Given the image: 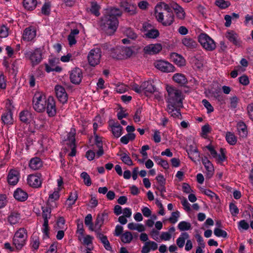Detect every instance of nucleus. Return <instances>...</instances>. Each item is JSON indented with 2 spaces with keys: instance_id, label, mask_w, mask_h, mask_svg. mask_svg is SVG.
<instances>
[{
  "instance_id": "1",
  "label": "nucleus",
  "mask_w": 253,
  "mask_h": 253,
  "mask_svg": "<svg viewBox=\"0 0 253 253\" xmlns=\"http://www.w3.org/2000/svg\"><path fill=\"white\" fill-rule=\"evenodd\" d=\"M167 91L168 93L167 98L168 103L167 110L171 117L175 118L181 119L180 108L183 107V99L182 91L176 87L168 86Z\"/></svg>"
},
{
  "instance_id": "2",
  "label": "nucleus",
  "mask_w": 253,
  "mask_h": 253,
  "mask_svg": "<svg viewBox=\"0 0 253 253\" xmlns=\"http://www.w3.org/2000/svg\"><path fill=\"white\" fill-rule=\"evenodd\" d=\"M122 14V12L119 8H111L101 18L100 23L101 30L107 35L110 36L114 34L119 25L117 17Z\"/></svg>"
},
{
  "instance_id": "3",
  "label": "nucleus",
  "mask_w": 253,
  "mask_h": 253,
  "mask_svg": "<svg viewBox=\"0 0 253 253\" xmlns=\"http://www.w3.org/2000/svg\"><path fill=\"white\" fill-rule=\"evenodd\" d=\"M157 20L164 26H169L173 22L174 15L169 6L165 3L158 4L155 7Z\"/></svg>"
},
{
  "instance_id": "4",
  "label": "nucleus",
  "mask_w": 253,
  "mask_h": 253,
  "mask_svg": "<svg viewBox=\"0 0 253 253\" xmlns=\"http://www.w3.org/2000/svg\"><path fill=\"white\" fill-rule=\"evenodd\" d=\"M131 88L138 93H143L146 96H149L150 94L153 93L156 89L151 81L144 82L140 85L136 84H133L131 85Z\"/></svg>"
},
{
  "instance_id": "5",
  "label": "nucleus",
  "mask_w": 253,
  "mask_h": 253,
  "mask_svg": "<svg viewBox=\"0 0 253 253\" xmlns=\"http://www.w3.org/2000/svg\"><path fill=\"white\" fill-rule=\"evenodd\" d=\"M33 107L37 112H43L45 110L47 99L42 92H36L33 98Z\"/></svg>"
},
{
  "instance_id": "6",
  "label": "nucleus",
  "mask_w": 253,
  "mask_h": 253,
  "mask_svg": "<svg viewBox=\"0 0 253 253\" xmlns=\"http://www.w3.org/2000/svg\"><path fill=\"white\" fill-rule=\"evenodd\" d=\"M28 238L26 229L21 228L15 233L13 238V245L17 250H20L26 244Z\"/></svg>"
},
{
  "instance_id": "7",
  "label": "nucleus",
  "mask_w": 253,
  "mask_h": 253,
  "mask_svg": "<svg viewBox=\"0 0 253 253\" xmlns=\"http://www.w3.org/2000/svg\"><path fill=\"white\" fill-rule=\"evenodd\" d=\"M102 51L100 47H96L91 49L88 53L87 61L91 67H95L101 62Z\"/></svg>"
},
{
  "instance_id": "8",
  "label": "nucleus",
  "mask_w": 253,
  "mask_h": 253,
  "mask_svg": "<svg viewBox=\"0 0 253 253\" xmlns=\"http://www.w3.org/2000/svg\"><path fill=\"white\" fill-rule=\"evenodd\" d=\"M42 50L40 48H37L34 50L26 51L24 53L25 57L31 61L33 66L39 64L42 59Z\"/></svg>"
},
{
  "instance_id": "9",
  "label": "nucleus",
  "mask_w": 253,
  "mask_h": 253,
  "mask_svg": "<svg viewBox=\"0 0 253 253\" xmlns=\"http://www.w3.org/2000/svg\"><path fill=\"white\" fill-rule=\"evenodd\" d=\"M201 45L206 50L211 51L215 49V44L213 40L205 33H201L198 37Z\"/></svg>"
},
{
  "instance_id": "10",
  "label": "nucleus",
  "mask_w": 253,
  "mask_h": 253,
  "mask_svg": "<svg viewBox=\"0 0 253 253\" xmlns=\"http://www.w3.org/2000/svg\"><path fill=\"white\" fill-rule=\"evenodd\" d=\"M42 217L43 219L42 231L45 236L48 237V219L51 217V209L48 207H42Z\"/></svg>"
},
{
  "instance_id": "11",
  "label": "nucleus",
  "mask_w": 253,
  "mask_h": 253,
  "mask_svg": "<svg viewBox=\"0 0 253 253\" xmlns=\"http://www.w3.org/2000/svg\"><path fill=\"white\" fill-rule=\"evenodd\" d=\"M154 65L157 69L163 72L169 73L174 71V67L171 64L164 60L156 61Z\"/></svg>"
},
{
  "instance_id": "12",
  "label": "nucleus",
  "mask_w": 253,
  "mask_h": 253,
  "mask_svg": "<svg viewBox=\"0 0 253 253\" xmlns=\"http://www.w3.org/2000/svg\"><path fill=\"white\" fill-rule=\"evenodd\" d=\"M83 77L82 70L79 68H75L70 73V79L72 83L79 84Z\"/></svg>"
},
{
  "instance_id": "13",
  "label": "nucleus",
  "mask_w": 253,
  "mask_h": 253,
  "mask_svg": "<svg viewBox=\"0 0 253 253\" xmlns=\"http://www.w3.org/2000/svg\"><path fill=\"white\" fill-rule=\"evenodd\" d=\"M45 110L48 116L50 117H54L56 114L55 101L51 96H49L47 99Z\"/></svg>"
},
{
  "instance_id": "14",
  "label": "nucleus",
  "mask_w": 253,
  "mask_h": 253,
  "mask_svg": "<svg viewBox=\"0 0 253 253\" xmlns=\"http://www.w3.org/2000/svg\"><path fill=\"white\" fill-rule=\"evenodd\" d=\"M54 90L58 100L62 104L66 103L68 100V95L65 88L61 85H56Z\"/></svg>"
},
{
  "instance_id": "15",
  "label": "nucleus",
  "mask_w": 253,
  "mask_h": 253,
  "mask_svg": "<svg viewBox=\"0 0 253 253\" xmlns=\"http://www.w3.org/2000/svg\"><path fill=\"white\" fill-rule=\"evenodd\" d=\"M59 63L58 59L53 58L49 60L48 64H45V71L47 73L52 71L56 72H60L62 71V68L57 66V64Z\"/></svg>"
},
{
  "instance_id": "16",
  "label": "nucleus",
  "mask_w": 253,
  "mask_h": 253,
  "mask_svg": "<svg viewBox=\"0 0 253 253\" xmlns=\"http://www.w3.org/2000/svg\"><path fill=\"white\" fill-rule=\"evenodd\" d=\"M120 5L129 15H134L137 12V6L135 4L123 0L120 2Z\"/></svg>"
},
{
  "instance_id": "17",
  "label": "nucleus",
  "mask_w": 253,
  "mask_h": 253,
  "mask_svg": "<svg viewBox=\"0 0 253 253\" xmlns=\"http://www.w3.org/2000/svg\"><path fill=\"white\" fill-rule=\"evenodd\" d=\"M226 38L234 45L239 47L241 45L242 42L239 35L233 31H229L225 34Z\"/></svg>"
},
{
  "instance_id": "18",
  "label": "nucleus",
  "mask_w": 253,
  "mask_h": 253,
  "mask_svg": "<svg viewBox=\"0 0 253 253\" xmlns=\"http://www.w3.org/2000/svg\"><path fill=\"white\" fill-rule=\"evenodd\" d=\"M108 219V214L107 212L104 211L101 213H99L95 222L94 228L95 230H101V228L104 222L107 221Z\"/></svg>"
},
{
  "instance_id": "19",
  "label": "nucleus",
  "mask_w": 253,
  "mask_h": 253,
  "mask_svg": "<svg viewBox=\"0 0 253 253\" xmlns=\"http://www.w3.org/2000/svg\"><path fill=\"white\" fill-rule=\"evenodd\" d=\"M162 49V46L160 43L150 44L144 47L143 51L145 54H155L159 52Z\"/></svg>"
},
{
  "instance_id": "20",
  "label": "nucleus",
  "mask_w": 253,
  "mask_h": 253,
  "mask_svg": "<svg viewBox=\"0 0 253 253\" xmlns=\"http://www.w3.org/2000/svg\"><path fill=\"white\" fill-rule=\"evenodd\" d=\"M151 27V25L148 23H144L143 28L146 32L145 34V37L149 39H156L159 36V32L157 29H151L148 30V27Z\"/></svg>"
},
{
  "instance_id": "21",
  "label": "nucleus",
  "mask_w": 253,
  "mask_h": 253,
  "mask_svg": "<svg viewBox=\"0 0 253 253\" xmlns=\"http://www.w3.org/2000/svg\"><path fill=\"white\" fill-rule=\"evenodd\" d=\"M109 126L111 127V130L115 137L119 138L122 134L123 127L119 123L110 122Z\"/></svg>"
},
{
  "instance_id": "22",
  "label": "nucleus",
  "mask_w": 253,
  "mask_h": 253,
  "mask_svg": "<svg viewBox=\"0 0 253 253\" xmlns=\"http://www.w3.org/2000/svg\"><path fill=\"white\" fill-rule=\"evenodd\" d=\"M36 35V31L34 28L29 27L24 31L22 38L24 41H30L32 40Z\"/></svg>"
},
{
  "instance_id": "23",
  "label": "nucleus",
  "mask_w": 253,
  "mask_h": 253,
  "mask_svg": "<svg viewBox=\"0 0 253 253\" xmlns=\"http://www.w3.org/2000/svg\"><path fill=\"white\" fill-rule=\"evenodd\" d=\"M186 151L189 157L193 161L195 162L197 160H199L200 153L197 147L193 145H190Z\"/></svg>"
},
{
  "instance_id": "24",
  "label": "nucleus",
  "mask_w": 253,
  "mask_h": 253,
  "mask_svg": "<svg viewBox=\"0 0 253 253\" xmlns=\"http://www.w3.org/2000/svg\"><path fill=\"white\" fill-rule=\"evenodd\" d=\"M27 183L31 187L38 188L41 186L42 182L39 176L30 174L27 178Z\"/></svg>"
},
{
  "instance_id": "25",
  "label": "nucleus",
  "mask_w": 253,
  "mask_h": 253,
  "mask_svg": "<svg viewBox=\"0 0 253 253\" xmlns=\"http://www.w3.org/2000/svg\"><path fill=\"white\" fill-rule=\"evenodd\" d=\"M19 181V172L15 169H11L7 176V181L10 185H15Z\"/></svg>"
},
{
  "instance_id": "26",
  "label": "nucleus",
  "mask_w": 253,
  "mask_h": 253,
  "mask_svg": "<svg viewBox=\"0 0 253 253\" xmlns=\"http://www.w3.org/2000/svg\"><path fill=\"white\" fill-rule=\"evenodd\" d=\"M182 43L187 48L190 49L196 48L198 45L197 42L194 39L188 36L182 40Z\"/></svg>"
},
{
  "instance_id": "27",
  "label": "nucleus",
  "mask_w": 253,
  "mask_h": 253,
  "mask_svg": "<svg viewBox=\"0 0 253 253\" xmlns=\"http://www.w3.org/2000/svg\"><path fill=\"white\" fill-rule=\"evenodd\" d=\"M20 214L17 211H12L7 217V221L10 225L18 223L20 220Z\"/></svg>"
},
{
  "instance_id": "28",
  "label": "nucleus",
  "mask_w": 253,
  "mask_h": 253,
  "mask_svg": "<svg viewBox=\"0 0 253 253\" xmlns=\"http://www.w3.org/2000/svg\"><path fill=\"white\" fill-rule=\"evenodd\" d=\"M171 7L174 10L176 17L179 19H184L185 17V12L183 8L176 3H172Z\"/></svg>"
},
{
  "instance_id": "29",
  "label": "nucleus",
  "mask_w": 253,
  "mask_h": 253,
  "mask_svg": "<svg viewBox=\"0 0 253 253\" xmlns=\"http://www.w3.org/2000/svg\"><path fill=\"white\" fill-rule=\"evenodd\" d=\"M158 248L157 244L154 241H149L144 243L141 250V253H149L151 250L155 251Z\"/></svg>"
},
{
  "instance_id": "30",
  "label": "nucleus",
  "mask_w": 253,
  "mask_h": 253,
  "mask_svg": "<svg viewBox=\"0 0 253 253\" xmlns=\"http://www.w3.org/2000/svg\"><path fill=\"white\" fill-rule=\"evenodd\" d=\"M13 196L15 199L21 202L26 201L28 198L27 193L20 188H17L15 191Z\"/></svg>"
},
{
  "instance_id": "31",
  "label": "nucleus",
  "mask_w": 253,
  "mask_h": 253,
  "mask_svg": "<svg viewBox=\"0 0 253 253\" xmlns=\"http://www.w3.org/2000/svg\"><path fill=\"white\" fill-rule=\"evenodd\" d=\"M19 118L21 122L29 124L32 120V115L28 110H24L20 113Z\"/></svg>"
},
{
  "instance_id": "32",
  "label": "nucleus",
  "mask_w": 253,
  "mask_h": 253,
  "mask_svg": "<svg viewBox=\"0 0 253 253\" xmlns=\"http://www.w3.org/2000/svg\"><path fill=\"white\" fill-rule=\"evenodd\" d=\"M1 121L5 125H10L13 123L12 114L10 110L6 111L2 115Z\"/></svg>"
},
{
  "instance_id": "33",
  "label": "nucleus",
  "mask_w": 253,
  "mask_h": 253,
  "mask_svg": "<svg viewBox=\"0 0 253 253\" xmlns=\"http://www.w3.org/2000/svg\"><path fill=\"white\" fill-rule=\"evenodd\" d=\"M42 166V163L41 159L38 157H35L31 159L29 167L34 170H37L41 168Z\"/></svg>"
},
{
  "instance_id": "34",
  "label": "nucleus",
  "mask_w": 253,
  "mask_h": 253,
  "mask_svg": "<svg viewBox=\"0 0 253 253\" xmlns=\"http://www.w3.org/2000/svg\"><path fill=\"white\" fill-rule=\"evenodd\" d=\"M237 127L239 134L241 137H245L247 136V128L246 124L244 122H239L237 124Z\"/></svg>"
},
{
  "instance_id": "35",
  "label": "nucleus",
  "mask_w": 253,
  "mask_h": 253,
  "mask_svg": "<svg viewBox=\"0 0 253 253\" xmlns=\"http://www.w3.org/2000/svg\"><path fill=\"white\" fill-rule=\"evenodd\" d=\"M172 78L174 82L181 85H184L187 83V80L183 74L180 73L175 74Z\"/></svg>"
},
{
  "instance_id": "36",
  "label": "nucleus",
  "mask_w": 253,
  "mask_h": 253,
  "mask_svg": "<svg viewBox=\"0 0 253 253\" xmlns=\"http://www.w3.org/2000/svg\"><path fill=\"white\" fill-rule=\"evenodd\" d=\"M173 61L178 66H183L185 65V60L184 58L177 53H173L171 55Z\"/></svg>"
},
{
  "instance_id": "37",
  "label": "nucleus",
  "mask_w": 253,
  "mask_h": 253,
  "mask_svg": "<svg viewBox=\"0 0 253 253\" xmlns=\"http://www.w3.org/2000/svg\"><path fill=\"white\" fill-rule=\"evenodd\" d=\"M122 49L121 47H117L111 50V56L115 59H123V55L122 54Z\"/></svg>"
},
{
  "instance_id": "38",
  "label": "nucleus",
  "mask_w": 253,
  "mask_h": 253,
  "mask_svg": "<svg viewBox=\"0 0 253 253\" xmlns=\"http://www.w3.org/2000/svg\"><path fill=\"white\" fill-rule=\"evenodd\" d=\"M23 6L29 10L34 9L37 4V0H23Z\"/></svg>"
},
{
  "instance_id": "39",
  "label": "nucleus",
  "mask_w": 253,
  "mask_h": 253,
  "mask_svg": "<svg viewBox=\"0 0 253 253\" xmlns=\"http://www.w3.org/2000/svg\"><path fill=\"white\" fill-rule=\"evenodd\" d=\"M189 237L188 234L186 232H183L179 237L176 240V244L179 248H182L185 244V240Z\"/></svg>"
},
{
  "instance_id": "40",
  "label": "nucleus",
  "mask_w": 253,
  "mask_h": 253,
  "mask_svg": "<svg viewBox=\"0 0 253 253\" xmlns=\"http://www.w3.org/2000/svg\"><path fill=\"white\" fill-rule=\"evenodd\" d=\"M201 192L205 194L206 195L208 196V197H210L212 199H215V202H219L220 200L218 197V196L214 192H212L211 190L209 189H202Z\"/></svg>"
},
{
  "instance_id": "41",
  "label": "nucleus",
  "mask_w": 253,
  "mask_h": 253,
  "mask_svg": "<svg viewBox=\"0 0 253 253\" xmlns=\"http://www.w3.org/2000/svg\"><path fill=\"white\" fill-rule=\"evenodd\" d=\"M127 227L130 230H136L138 232H143L145 231V227L142 224H136L133 222L129 223L127 224Z\"/></svg>"
},
{
  "instance_id": "42",
  "label": "nucleus",
  "mask_w": 253,
  "mask_h": 253,
  "mask_svg": "<svg viewBox=\"0 0 253 253\" xmlns=\"http://www.w3.org/2000/svg\"><path fill=\"white\" fill-rule=\"evenodd\" d=\"M84 223L86 226H88L89 230L95 231V229L93 227L92 217L91 214H88L85 216L84 219Z\"/></svg>"
},
{
  "instance_id": "43",
  "label": "nucleus",
  "mask_w": 253,
  "mask_h": 253,
  "mask_svg": "<svg viewBox=\"0 0 253 253\" xmlns=\"http://www.w3.org/2000/svg\"><path fill=\"white\" fill-rule=\"evenodd\" d=\"M226 140L230 145H235L237 142V137L230 132H227L226 134Z\"/></svg>"
},
{
  "instance_id": "44",
  "label": "nucleus",
  "mask_w": 253,
  "mask_h": 253,
  "mask_svg": "<svg viewBox=\"0 0 253 253\" xmlns=\"http://www.w3.org/2000/svg\"><path fill=\"white\" fill-rule=\"evenodd\" d=\"M118 155L121 156V159L125 164L128 166H132L133 165V163L130 159V157L126 153H124L120 155L118 154Z\"/></svg>"
},
{
  "instance_id": "45",
  "label": "nucleus",
  "mask_w": 253,
  "mask_h": 253,
  "mask_svg": "<svg viewBox=\"0 0 253 253\" xmlns=\"http://www.w3.org/2000/svg\"><path fill=\"white\" fill-rule=\"evenodd\" d=\"M133 237L131 232L127 231L124 233L122 237V241L125 243H129L132 240Z\"/></svg>"
},
{
  "instance_id": "46",
  "label": "nucleus",
  "mask_w": 253,
  "mask_h": 253,
  "mask_svg": "<svg viewBox=\"0 0 253 253\" xmlns=\"http://www.w3.org/2000/svg\"><path fill=\"white\" fill-rule=\"evenodd\" d=\"M178 228L180 231L188 230L191 229V225L189 222L186 221H181L178 225Z\"/></svg>"
},
{
  "instance_id": "47",
  "label": "nucleus",
  "mask_w": 253,
  "mask_h": 253,
  "mask_svg": "<svg viewBox=\"0 0 253 253\" xmlns=\"http://www.w3.org/2000/svg\"><path fill=\"white\" fill-rule=\"evenodd\" d=\"M202 163L204 165L206 169L209 171H212L213 170V167L211 162L208 159L207 157H204L202 159Z\"/></svg>"
},
{
  "instance_id": "48",
  "label": "nucleus",
  "mask_w": 253,
  "mask_h": 253,
  "mask_svg": "<svg viewBox=\"0 0 253 253\" xmlns=\"http://www.w3.org/2000/svg\"><path fill=\"white\" fill-rule=\"evenodd\" d=\"M40 245L39 238L35 235L31 237V245L35 250H38Z\"/></svg>"
},
{
  "instance_id": "49",
  "label": "nucleus",
  "mask_w": 253,
  "mask_h": 253,
  "mask_svg": "<svg viewBox=\"0 0 253 253\" xmlns=\"http://www.w3.org/2000/svg\"><path fill=\"white\" fill-rule=\"evenodd\" d=\"M81 177L83 179L85 185H86L87 186L91 185V180L89 175L88 174L87 172L84 171L81 174Z\"/></svg>"
},
{
  "instance_id": "50",
  "label": "nucleus",
  "mask_w": 253,
  "mask_h": 253,
  "mask_svg": "<svg viewBox=\"0 0 253 253\" xmlns=\"http://www.w3.org/2000/svg\"><path fill=\"white\" fill-rule=\"evenodd\" d=\"M99 8L100 7L96 2H92L91 4V7L90 8V11L91 13L96 16H98L100 15V13L99 12Z\"/></svg>"
},
{
  "instance_id": "51",
  "label": "nucleus",
  "mask_w": 253,
  "mask_h": 253,
  "mask_svg": "<svg viewBox=\"0 0 253 253\" xmlns=\"http://www.w3.org/2000/svg\"><path fill=\"white\" fill-rule=\"evenodd\" d=\"M122 49L123 59L130 57L133 53V51L130 47H122Z\"/></svg>"
},
{
  "instance_id": "52",
  "label": "nucleus",
  "mask_w": 253,
  "mask_h": 253,
  "mask_svg": "<svg viewBox=\"0 0 253 253\" xmlns=\"http://www.w3.org/2000/svg\"><path fill=\"white\" fill-rule=\"evenodd\" d=\"M192 61L195 66L198 69H200L203 66V59L200 56L194 57Z\"/></svg>"
},
{
  "instance_id": "53",
  "label": "nucleus",
  "mask_w": 253,
  "mask_h": 253,
  "mask_svg": "<svg viewBox=\"0 0 253 253\" xmlns=\"http://www.w3.org/2000/svg\"><path fill=\"white\" fill-rule=\"evenodd\" d=\"M125 34L128 38L132 40H134L137 37V34L130 28L126 29Z\"/></svg>"
},
{
  "instance_id": "54",
  "label": "nucleus",
  "mask_w": 253,
  "mask_h": 253,
  "mask_svg": "<svg viewBox=\"0 0 253 253\" xmlns=\"http://www.w3.org/2000/svg\"><path fill=\"white\" fill-rule=\"evenodd\" d=\"M215 4L222 9H225L230 5V3L224 0H216Z\"/></svg>"
},
{
  "instance_id": "55",
  "label": "nucleus",
  "mask_w": 253,
  "mask_h": 253,
  "mask_svg": "<svg viewBox=\"0 0 253 253\" xmlns=\"http://www.w3.org/2000/svg\"><path fill=\"white\" fill-rule=\"evenodd\" d=\"M214 234L216 236L218 237H221L223 238H226L227 236V234L225 231L218 228H216L214 229Z\"/></svg>"
},
{
  "instance_id": "56",
  "label": "nucleus",
  "mask_w": 253,
  "mask_h": 253,
  "mask_svg": "<svg viewBox=\"0 0 253 253\" xmlns=\"http://www.w3.org/2000/svg\"><path fill=\"white\" fill-rule=\"evenodd\" d=\"M75 134H76V131L75 129L74 128H72L71 129L70 132L68 134V139L69 141L71 142V146L75 145Z\"/></svg>"
},
{
  "instance_id": "57",
  "label": "nucleus",
  "mask_w": 253,
  "mask_h": 253,
  "mask_svg": "<svg viewBox=\"0 0 253 253\" xmlns=\"http://www.w3.org/2000/svg\"><path fill=\"white\" fill-rule=\"evenodd\" d=\"M78 199V194L76 191L71 193L68 200L69 201V205H74Z\"/></svg>"
},
{
  "instance_id": "58",
  "label": "nucleus",
  "mask_w": 253,
  "mask_h": 253,
  "mask_svg": "<svg viewBox=\"0 0 253 253\" xmlns=\"http://www.w3.org/2000/svg\"><path fill=\"white\" fill-rule=\"evenodd\" d=\"M202 103L205 107L207 109L208 113H211L213 111V107L207 99H203L202 100Z\"/></svg>"
},
{
  "instance_id": "59",
  "label": "nucleus",
  "mask_w": 253,
  "mask_h": 253,
  "mask_svg": "<svg viewBox=\"0 0 253 253\" xmlns=\"http://www.w3.org/2000/svg\"><path fill=\"white\" fill-rule=\"evenodd\" d=\"M116 90L118 93H123L128 90V87L123 84H121L116 86Z\"/></svg>"
},
{
  "instance_id": "60",
  "label": "nucleus",
  "mask_w": 253,
  "mask_h": 253,
  "mask_svg": "<svg viewBox=\"0 0 253 253\" xmlns=\"http://www.w3.org/2000/svg\"><path fill=\"white\" fill-rule=\"evenodd\" d=\"M179 216V212L178 211L172 212L171 216L169 218V220L171 223L174 224L177 221Z\"/></svg>"
},
{
  "instance_id": "61",
  "label": "nucleus",
  "mask_w": 253,
  "mask_h": 253,
  "mask_svg": "<svg viewBox=\"0 0 253 253\" xmlns=\"http://www.w3.org/2000/svg\"><path fill=\"white\" fill-rule=\"evenodd\" d=\"M230 100V106L231 108L235 109L236 108H237L239 102V98L236 96H234L231 97Z\"/></svg>"
},
{
  "instance_id": "62",
  "label": "nucleus",
  "mask_w": 253,
  "mask_h": 253,
  "mask_svg": "<svg viewBox=\"0 0 253 253\" xmlns=\"http://www.w3.org/2000/svg\"><path fill=\"white\" fill-rule=\"evenodd\" d=\"M8 35V28L4 25L0 27V37L6 38Z\"/></svg>"
},
{
  "instance_id": "63",
  "label": "nucleus",
  "mask_w": 253,
  "mask_h": 253,
  "mask_svg": "<svg viewBox=\"0 0 253 253\" xmlns=\"http://www.w3.org/2000/svg\"><path fill=\"white\" fill-rule=\"evenodd\" d=\"M230 211L233 216H236L239 213V210L237 207L233 203L229 205Z\"/></svg>"
},
{
  "instance_id": "64",
  "label": "nucleus",
  "mask_w": 253,
  "mask_h": 253,
  "mask_svg": "<svg viewBox=\"0 0 253 253\" xmlns=\"http://www.w3.org/2000/svg\"><path fill=\"white\" fill-rule=\"evenodd\" d=\"M96 234L97 237L101 241V243L103 244L106 242L108 240L106 236L104 235L100 232V230H95Z\"/></svg>"
}]
</instances>
